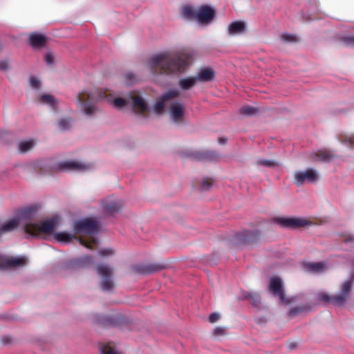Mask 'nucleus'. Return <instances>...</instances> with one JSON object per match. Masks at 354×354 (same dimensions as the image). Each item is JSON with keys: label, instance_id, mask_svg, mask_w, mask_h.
Masks as SVG:
<instances>
[{"label": "nucleus", "instance_id": "f257e3e1", "mask_svg": "<svg viewBox=\"0 0 354 354\" xmlns=\"http://www.w3.org/2000/svg\"><path fill=\"white\" fill-rule=\"evenodd\" d=\"M105 99L117 109H122L127 105L131 106L136 114L146 118L149 113V107L141 93L133 91L125 98L113 97L112 94L98 92L96 89L85 88L76 97L77 106L87 115H92L97 111L95 105L97 100Z\"/></svg>", "mask_w": 354, "mask_h": 354}, {"label": "nucleus", "instance_id": "f03ea898", "mask_svg": "<svg viewBox=\"0 0 354 354\" xmlns=\"http://www.w3.org/2000/svg\"><path fill=\"white\" fill-rule=\"evenodd\" d=\"M192 54L181 53L175 55L162 53L150 58L149 67L155 74H177L183 71L191 63Z\"/></svg>", "mask_w": 354, "mask_h": 354}, {"label": "nucleus", "instance_id": "7ed1b4c3", "mask_svg": "<svg viewBox=\"0 0 354 354\" xmlns=\"http://www.w3.org/2000/svg\"><path fill=\"white\" fill-rule=\"evenodd\" d=\"M180 92L178 89H169L164 92L153 104L154 111L160 113L165 109H168L170 120L176 123L180 124L184 121L185 106L176 99L180 96Z\"/></svg>", "mask_w": 354, "mask_h": 354}, {"label": "nucleus", "instance_id": "20e7f679", "mask_svg": "<svg viewBox=\"0 0 354 354\" xmlns=\"http://www.w3.org/2000/svg\"><path fill=\"white\" fill-rule=\"evenodd\" d=\"M73 229L76 234L89 236L87 239L82 236L78 238L81 245L88 249H92L93 245H97L98 241L93 236L98 231V223L95 220L91 218L76 220L73 223Z\"/></svg>", "mask_w": 354, "mask_h": 354}, {"label": "nucleus", "instance_id": "39448f33", "mask_svg": "<svg viewBox=\"0 0 354 354\" xmlns=\"http://www.w3.org/2000/svg\"><path fill=\"white\" fill-rule=\"evenodd\" d=\"M354 281V274L352 273L349 278L345 280L340 286L339 292L337 295H330L326 292H320L317 294V298L319 301L330 303L334 305H343L347 300L351 290L353 283Z\"/></svg>", "mask_w": 354, "mask_h": 354}, {"label": "nucleus", "instance_id": "423d86ee", "mask_svg": "<svg viewBox=\"0 0 354 354\" xmlns=\"http://www.w3.org/2000/svg\"><path fill=\"white\" fill-rule=\"evenodd\" d=\"M59 222L58 217H52L38 223H26L24 228L28 234L32 236L50 234L57 227Z\"/></svg>", "mask_w": 354, "mask_h": 354}, {"label": "nucleus", "instance_id": "0eeeda50", "mask_svg": "<svg viewBox=\"0 0 354 354\" xmlns=\"http://www.w3.org/2000/svg\"><path fill=\"white\" fill-rule=\"evenodd\" d=\"M96 270L101 279V288L104 291L111 290L114 288V283L112 279L113 269L106 264H99L97 266Z\"/></svg>", "mask_w": 354, "mask_h": 354}, {"label": "nucleus", "instance_id": "6e6552de", "mask_svg": "<svg viewBox=\"0 0 354 354\" xmlns=\"http://www.w3.org/2000/svg\"><path fill=\"white\" fill-rule=\"evenodd\" d=\"M276 222L283 227L297 229L312 225V222L300 217H279Z\"/></svg>", "mask_w": 354, "mask_h": 354}, {"label": "nucleus", "instance_id": "1a4fd4ad", "mask_svg": "<svg viewBox=\"0 0 354 354\" xmlns=\"http://www.w3.org/2000/svg\"><path fill=\"white\" fill-rule=\"evenodd\" d=\"M295 183L301 186L304 183H313L318 180L319 174L313 169L298 171L294 175Z\"/></svg>", "mask_w": 354, "mask_h": 354}, {"label": "nucleus", "instance_id": "9d476101", "mask_svg": "<svg viewBox=\"0 0 354 354\" xmlns=\"http://www.w3.org/2000/svg\"><path fill=\"white\" fill-rule=\"evenodd\" d=\"M268 288L271 294L274 297H278L282 303L288 304L290 302L285 297L283 281L279 277H270Z\"/></svg>", "mask_w": 354, "mask_h": 354}, {"label": "nucleus", "instance_id": "9b49d317", "mask_svg": "<svg viewBox=\"0 0 354 354\" xmlns=\"http://www.w3.org/2000/svg\"><path fill=\"white\" fill-rule=\"evenodd\" d=\"M62 168L76 171H86L93 168V164L80 160H68L62 162Z\"/></svg>", "mask_w": 354, "mask_h": 354}, {"label": "nucleus", "instance_id": "f8f14e48", "mask_svg": "<svg viewBox=\"0 0 354 354\" xmlns=\"http://www.w3.org/2000/svg\"><path fill=\"white\" fill-rule=\"evenodd\" d=\"M214 10L207 6H203L196 9L195 19L201 24H209L214 16Z\"/></svg>", "mask_w": 354, "mask_h": 354}, {"label": "nucleus", "instance_id": "ddd939ff", "mask_svg": "<svg viewBox=\"0 0 354 354\" xmlns=\"http://www.w3.org/2000/svg\"><path fill=\"white\" fill-rule=\"evenodd\" d=\"M39 205L33 204L20 209L17 218L19 221H29L32 219L37 214Z\"/></svg>", "mask_w": 354, "mask_h": 354}, {"label": "nucleus", "instance_id": "4468645a", "mask_svg": "<svg viewBox=\"0 0 354 354\" xmlns=\"http://www.w3.org/2000/svg\"><path fill=\"white\" fill-rule=\"evenodd\" d=\"M123 204L120 200L109 198L102 202V207L105 214H112L119 211Z\"/></svg>", "mask_w": 354, "mask_h": 354}, {"label": "nucleus", "instance_id": "2eb2a0df", "mask_svg": "<svg viewBox=\"0 0 354 354\" xmlns=\"http://www.w3.org/2000/svg\"><path fill=\"white\" fill-rule=\"evenodd\" d=\"M26 263V258L24 257H9L2 259L0 257V269L21 267Z\"/></svg>", "mask_w": 354, "mask_h": 354}, {"label": "nucleus", "instance_id": "dca6fc26", "mask_svg": "<svg viewBox=\"0 0 354 354\" xmlns=\"http://www.w3.org/2000/svg\"><path fill=\"white\" fill-rule=\"evenodd\" d=\"M93 263V259L89 256H84L70 261L68 267L73 269L87 268Z\"/></svg>", "mask_w": 354, "mask_h": 354}, {"label": "nucleus", "instance_id": "f3484780", "mask_svg": "<svg viewBox=\"0 0 354 354\" xmlns=\"http://www.w3.org/2000/svg\"><path fill=\"white\" fill-rule=\"evenodd\" d=\"M334 157L332 151L328 150H320L317 152L311 153V160L315 162H328L331 160Z\"/></svg>", "mask_w": 354, "mask_h": 354}, {"label": "nucleus", "instance_id": "a211bd4d", "mask_svg": "<svg viewBox=\"0 0 354 354\" xmlns=\"http://www.w3.org/2000/svg\"><path fill=\"white\" fill-rule=\"evenodd\" d=\"M19 225V218H12L0 224V235L15 230Z\"/></svg>", "mask_w": 354, "mask_h": 354}, {"label": "nucleus", "instance_id": "6ab92c4d", "mask_svg": "<svg viewBox=\"0 0 354 354\" xmlns=\"http://www.w3.org/2000/svg\"><path fill=\"white\" fill-rule=\"evenodd\" d=\"M38 102L44 105H47L53 110H56L58 104L57 100L52 95L48 93L41 94L38 97Z\"/></svg>", "mask_w": 354, "mask_h": 354}, {"label": "nucleus", "instance_id": "aec40b11", "mask_svg": "<svg viewBox=\"0 0 354 354\" xmlns=\"http://www.w3.org/2000/svg\"><path fill=\"white\" fill-rule=\"evenodd\" d=\"M75 233H70L67 232H56L53 234L54 239L62 243H68L77 239Z\"/></svg>", "mask_w": 354, "mask_h": 354}, {"label": "nucleus", "instance_id": "412c9836", "mask_svg": "<svg viewBox=\"0 0 354 354\" xmlns=\"http://www.w3.org/2000/svg\"><path fill=\"white\" fill-rule=\"evenodd\" d=\"M29 41L34 48L42 47L46 44V37L37 32L32 33L29 35Z\"/></svg>", "mask_w": 354, "mask_h": 354}, {"label": "nucleus", "instance_id": "4be33fe9", "mask_svg": "<svg viewBox=\"0 0 354 354\" xmlns=\"http://www.w3.org/2000/svg\"><path fill=\"white\" fill-rule=\"evenodd\" d=\"M246 24L243 21H233L228 26V33L230 35L242 34L245 31Z\"/></svg>", "mask_w": 354, "mask_h": 354}, {"label": "nucleus", "instance_id": "5701e85b", "mask_svg": "<svg viewBox=\"0 0 354 354\" xmlns=\"http://www.w3.org/2000/svg\"><path fill=\"white\" fill-rule=\"evenodd\" d=\"M214 71L210 68L201 69L195 77L197 81L209 82L214 79Z\"/></svg>", "mask_w": 354, "mask_h": 354}, {"label": "nucleus", "instance_id": "b1692460", "mask_svg": "<svg viewBox=\"0 0 354 354\" xmlns=\"http://www.w3.org/2000/svg\"><path fill=\"white\" fill-rule=\"evenodd\" d=\"M29 167L30 169L38 173L44 174L50 171V169L48 167V162L46 160L33 162L29 165Z\"/></svg>", "mask_w": 354, "mask_h": 354}, {"label": "nucleus", "instance_id": "393cba45", "mask_svg": "<svg viewBox=\"0 0 354 354\" xmlns=\"http://www.w3.org/2000/svg\"><path fill=\"white\" fill-rule=\"evenodd\" d=\"M306 268L312 272L319 274L327 270L328 265L324 262L308 263Z\"/></svg>", "mask_w": 354, "mask_h": 354}, {"label": "nucleus", "instance_id": "a878e982", "mask_svg": "<svg viewBox=\"0 0 354 354\" xmlns=\"http://www.w3.org/2000/svg\"><path fill=\"white\" fill-rule=\"evenodd\" d=\"M197 80L195 77H189L182 78L178 82V85L182 90H189L192 88L196 83Z\"/></svg>", "mask_w": 354, "mask_h": 354}, {"label": "nucleus", "instance_id": "bb28decb", "mask_svg": "<svg viewBox=\"0 0 354 354\" xmlns=\"http://www.w3.org/2000/svg\"><path fill=\"white\" fill-rule=\"evenodd\" d=\"M339 140L346 147L350 149H354V133L340 135Z\"/></svg>", "mask_w": 354, "mask_h": 354}, {"label": "nucleus", "instance_id": "cd10ccee", "mask_svg": "<svg viewBox=\"0 0 354 354\" xmlns=\"http://www.w3.org/2000/svg\"><path fill=\"white\" fill-rule=\"evenodd\" d=\"M101 354H122L113 345L108 343H102L100 345Z\"/></svg>", "mask_w": 354, "mask_h": 354}, {"label": "nucleus", "instance_id": "c85d7f7f", "mask_svg": "<svg viewBox=\"0 0 354 354\" xmlns=\"http://www.w3.org/2000/svg\"><path fill=\"white\" fill-rule=\"evenodd\" d=\"M34 146L35 143L31 140L21 141L18 145L19 150L21 153H26L31 150L34 147Z\"/></svg>", "mask_w": 354, "mask_h": 354}, {"label": "nucleus", "instance_id": "c756f323", "mask_svg": "<svg viewBox=\"0 0 354 354\" xmlns=\"http://www.w3.org/2000/svg\"><path fill=\"white\" fill-rule=\"evenodd\" d=\"M255 164L257 166L267 167H278L279 165L277 162L272 160H266L263 158H259L256 160Z\"/></svg>", "mask_w": 354, "mask_h": 354}, {"label": "nucleus", "instance_id": "7c9ffc66", "mask_svg": "<svg viewBox=\"0 0 354 354\" xmlns=\"http://www.w3.org/2000/svg\"><path fill=\"white\" fill-rule=\"evenodd\" d=\"M71 120L69 118H62L58 122V127L60 130L66 131L71 127Z\"/></svg>", "mask_w": 354, "mask_h": 354}, {"label": "nucleus", "instance_id": "2f4dec72", "mask_svg": "<svg viewBox=\"0 0 354 354\" xmlns=\"http://www.w3.org/2000/svg\"><path fill=\"white\" fill-rule=\"evenodd\" d=\"M239 111L242 115L251 116L256 114L258 112V109L250 106H243L240 109Z\"/></svg>", "mask_w": 354, "mask_h": 354}, {"label": "nucleus", "instance_id": "473e14b6", "mask_svg": "<svg viewBox=\"0 0 354 354\" xmlns=\"http://www.w3.org/2000/svg\"><path fill=\"white\" fill-rule=\"evenodd\" d=\"M243 297L251 299V302L254 306H257L260 303V297L256 292H247L243 295Z\"/></svg>", "mask_w": 354, "mask_h": 354}, {"label": "nucleus", "instance_id": "72a5a7b5", "mask_svg": "<svg viewBox=\"0 0 354 354\" xmlns=\"http://www.w3.org/2000/svg\"><path fill=\"white\" fill-rule=\"evenodd\" d=\"M196 10L191 6H185L183 8V15L187 19H195V13Z\"/></svg>", "mask_w": 354, "mask_h": 354}, {"label": "nucleus", "instance_id": "f704fd0d", "mask_svg": "<svg viewBox=\"0 0 354 354\" xmlns=\"http://www.w3.org/2000/svg\"><path fill=\"white\" fill-rule=\"evenodd\" d=\"M29 83H30V86L32 88H39V86H40V81L36 77H34V76H32L30 77L29 79Z\"/></svg>", "mask_w": 354, "mask_h": 354}, {"label": "nucleus", "instance_id": "c9c22d12", "mask_svg": "<svg viewBox=\"0 0 354 354\" xmlns=\"http://www.w3.org/2000/svg\"><path fill=\"white\" fill-rule=\"evenodd\" d=\"M113 254L114 251L111 248H104L99 250L100 256L103 257L112 256Z\"/></svg>", "mask_w": 354, "mask_h": 354}, {"label": "nucleus", "instance_id": "e433bc0d", "mask_svg": "<svg viewBox=\"0 0 354 354\" xmlns=\"http://www.w3.org/2000/svg\"><path fill=\"white\" fill-rule=\"evenodd\" d=\"M308 308L306 306H301V307H296L290 310V314L292 316H295L298 313H300L303 311L307 310Z\"/></svg>", "mask_w": 354, "mask_h": 354}, {"label": "nucleus", "instance_id": "4c0bfd02", "mask_svg": "<svg viewBox=\"0 0 354 354\" xmlns=\"http://www.w3.org/2000/svg\"><path fill=\"white\" fill-rule=\"evenodd\" d=\"M212 185V182L209 179H204L201 183V189L206 191L208 190Z\"/></svg>", "mask_w": 354, "mask_h": 354}, {"label": "nucleus", "instance_id": "58836bf2", "mask_svg": "<svg viewBox=\"0 0 354 354\" xmlns=\"http://www.w3.org/2000/svg\"><path fill=\"white\" fill-rule=\"evenodd\" d=\"M344 43L351 47H354V36H346L343 38Z\"/></svg>", "mask_w": 354, "mask_h": 354}, {"label": "nucleus", "instance_id": "ea45409f", "mask_svg": "<svg viewBox=\"0 0 354 354\" xmlns=\"http://www.w3.org/2000/svg\"><path fill=\"white\" fill-rule=\"evenodd\" d=\"M281 38L285 41H295L297 40L295 36L290 34H283Z\"/></svg>", "mask_w": 354, "mask_h": 354}, {"label": "nucleus", "instance_id": "a19ab883", "mask_svg": "<svg viewBox=\"0 0 354 354\" xmlns=\"http://www.w3.org/2000/svg\"><path fill=\"white\" fill-rule=\"evenodd\" d=\"M9 68V62L7 59L0 60V70L6 71Z\"/></svg>", "mask_w": 354, "mask_h": 354}, {"label": "nucleus", "instance_id": "79ce46f5", "mask_svg": "<svg viewBox=\"0 0 354 354\" xmlns=\"http://www.w3.org/2000/svg\"><path fill=\"white\" fill-rule=\"evenodd\" d=\"M225 328L221 326H217L214 330V335L215 336L223 335L225 334Z\"/></svg>", "mask_w": 354, "mask_h": 354}, {"label": "nucleus", "instance_id": "37998d69", "mask_svg": "<svg viewBox=\"0 0 354 354\" xmlns=\"http://www.w3.org/2000/svg\"><path fill=\"white\" fill-rule=\"evenodd\" d=\"M221 315L219 313H212L209 317V321L211 323H214L219 320Z\"/></svg>", "mask_w": 354, "mask_h": 354}, {"label": "nucleus", "instance_id": "c03bdc74", "mask_svg": "<svg viewBox=\"0 0 354 354\" xmlns=\"http://www.w3.org/2000/svg\"><path fill=\"white\" fill-rule=\"evenodd\" d=\"M45 61L48 64L50 65L53 63V56L50 53H48L45 55Z\"/></svg>", "mask_w": 354, "mask_h": 354}, {"label": "nucleus", "instance_id": "a18cd8bd", "mask_svg": "<svg viewBox=\"0 0 354 354\" xmlns=\"http://www.w3.org/2000/svg\"><path fill=\"white\" fill-rule=\"evenodd\" d=\"M126 77L129 79V81L127 82L128 83H133V80L135 79V75L133 73H129L126 74Z\"/></svg>", "mask_w": 354, "mask_h": 354}, {"label": "nucleus", "instance_id": "49530a36", "mask_svg": "<svg viewBox=\"0 0 354 354\" xmlns=\"http://www.w3.org/2000/svg\"><path fill=\"white\" fill-rule=\"evenodd\" d=\"M1 340L3 344H8L10 342V338L9 337H3Z\"/></svg>", "mask_w": 354, "mask_h": 354}, {"label": "nucleus", "instance_id": "de8ad7c7", "mask_svg": "<svg viewBox=\"0 0 354 354\" xmlns=\"http://www.w3.org/2000/svg\"><path fill=\"white\" fill-rule=\"evenodd\" d=\"M218 142L220 144L224 145V144H225L227 142V139L224 138H220L218 139Z\"/></svg>", "mask_w": 354, "mask_h": 354}, {"label": "nucleus", "instance_id": "09e8293b", "mask_svg": "<svg viewBox=\"0 0 354 354\" xmlns=\"http://www.w3.org/2000/svg\"><path fill=\"white\" fill-rule=\"evenodd\" d=\"M297 346V344L295 343H291V344H288V348L290 349V350H292L294 349L295 348H296Z\"/></svg>", "mask_w": 354, "mask_h": 354}, {"label": "nucleus", "instance_id": "8fccbe9b", "mask_svg": "<svg viewBox=\"0 0 354 354\" xmlns=\"http://www.w3.org/2000/svg\"><path fill=\"white\" fill-rule=\"evenodd\" d=\"M345 241H353V238L350 236L348 239H346Z\"/></svg>", "mask_w": 354, "mask_h": 354}]
</instances>
